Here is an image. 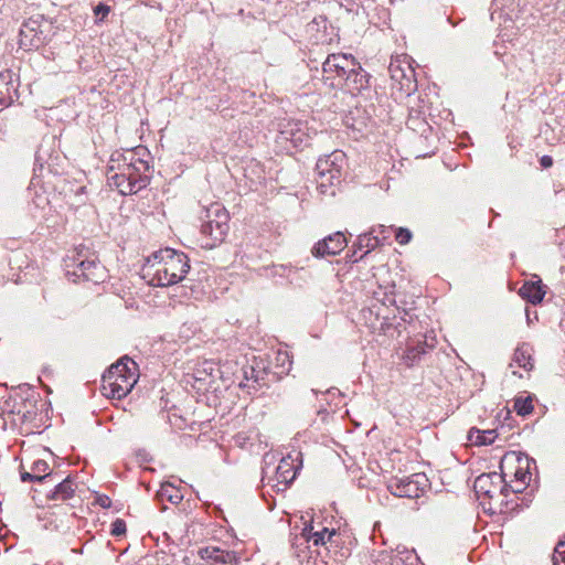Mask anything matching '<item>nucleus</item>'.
Returning <instances> with one entry per match:
<instances>
[{
	"instance_id": "1",
	"label": "nucleus",
	"mask_w": 565,
	"mask_h": 565,
	"mask_svg": "<svg viewBox=\"0 0 565 565\" xmlns=\"http://www.w3.org/2000/svg\"><path fill=\"white\" fill-rule=\"evenodd\" d=\"M190 269L188 256L172 248L152 253L146 259V275L156 287H168L183 280Z\"/></svg>"
},
{
	"instance_id": "2",
	"label": "nucleus",
	"mask_w": 565,
	"mask_h": 565,
	"mask_svg": "<svg viewBox=\"0 0 565 565\" xmlns=\"http://www.w3.org/2000/svg\"><path fill=\"white\" fill-rule=\"evenodd\" d=\"M66 276L74 282L79 280L98 284L105 279V267L87 247L79 246L64 259Z\"/></svg>"
},
{
	"instance_id": "3",
	"label": "nucleus",
	"mask_w": 565,
	"mask_h": 565,
	"mask_svg": "<svg viewBox=\"0 0 565 565\" xmlns=\"http://www.w3.org/2000/svg\"><path fill=\"white\" fill-rule=\"evenodd\" d=\"M136 383V363L127 356L110 365L102 376L103 393L110 398L121 399Z\"/></svg>"
},
{
	"instance_id": "4",
	"label": "nucleus",
	"mask_w": 565,
	"mask_h": 565,
	"mask_svg": "<svg viewBox=\"0 0 565 565\" xmlns=\"http://www.w3.org/2000/svg\"><path fill=\"white\" fill-rule=\"evenodd\" d=\"M299 454L296 457L288 455L279 460L275 466V456L266 454L264 456V467L262 482L264 487H270L276 492L285 491L295 480L301 462L298 461Z\"/></svg>"
},
{
	"instance_id": "5",
	"label": "nucleus",
	"mask_w": 565,
	"mask_h": 565,
	"mask_svg": "<svg viewBox=\"0 0 565 565\" xmlns=\"http://www.w3.org/2000/svg\"><path fill=\"white\" fill-rule=\"evenodd\" d=\"M205 221L201 225L203 241L201 246L213 248L221 244L228 232V213L220 203H213L205 210Z\"/></svg>"
},
{
	"instance_id": "6",
	"label": "nucleus",
	"mask_w": 565,
	"mask_h": 565,
	"mask_svg": "<svg viewBox=\"0 0 565 565\" xmlns=\"http://www.w3.org/2000/svg\"><path fill=\"white\" fill-rule=\"evenodd\" d=\"M345 154L341 150L318 159L316 172L318 174V188L321 193H326L329 186L340 183Z\"/></svg>"
},
{
	"instance_id": "7",
	"label": "nucleus",
	"mask_w": 565,
	"mask_h": 565,
	"mask_svg": "<svg viewBox=\"0 0 565 565\" xmlns=\"http://www.w3.org/2000/svg\"><path fill=\"white\" fill-rule=\"evenodd\" d=\"M355 58L347 54H330L322 63L323 81L331 87H342L345 76L355 70Z\"/></svg>"
},
{
	"instance_id": "8",
	"label": "nucleus",
	"mask_w": 565,
	"mask_h": 565,
	"mask_svg": "<svg viewBox=\"0 0 565 565\" xmlns=\"http://www.w3.org/2000/svg\"><path fill=\"white\" fill-rule=\"evenodd\" d=\"M510 486L504 482L503 476L498 472L482 473L476 478L473 490L478 499L499 500L507 497ZM522 487H511L514 493L522 492Z\"/></svg>"
},
{
	"instance_id": "9",
	"label": "nucleus",
	"mask_w": 565,
	"mask_h": 565,
	"mask_svg": "<svg viewBox=\"0 0 565 565\" xmlns=\"http://www.w3.org/2000/svg\"><path fill=\"white\" fill-rule=\"evenodd\" d=\"M427 483L428 479L424 473H414L392 479L387 484V489L395 497L416 499L423 494Z\"/></svg>"
},
{
	"instance_id": "10",
	"label": "nucleus",
	"mask_w": 565,
	"mask_h": 565,
	"mask_svg": "<svg viewBox=\"0 0 565 565\" xmlns=\"http://www.w3.org/2000/svg\"><path fill=\"white\" fill-rule=\"evenodd\" d=\"M43 17L36 15L31 17L28 20H25L19 32V45L21 49L25 51H31L34 49L40 47L43 42L44 38L43 34Z\"/></svg>"
},
{
	"instance_id": "11",
	"label": "nucleus",
	"mask_w": 565,
	"mask_h": 565,
	"mask_svg": "<svg viewBox=\"0 0 565 565\" xmlns=\"http://www.w3.org/2000/svg\"><path fill=\"white\" fill-rule=\"evenodd\" d=\"M107 180L109 185L116 188L122 195L137 193L149 184V179H134L131 181L129 173L121 170L109 172V168L107 169Z\"/></svg>"
},
{
	"instance_id": "12",
	"label": "nucleus",
	"mask_w": 565,
	"mask_h": 565,
	"mask_svg": "<svg viewBox=\"0 0 565 565\" xmlns=\"http://www.w3.org/2000/svg\"><path fill=\"white\" fill-rule=\"evenodd\" d=\"M279 138L298 148L307 145L306 125L298 120H284L279 124Z\"/></svg>"
},
{
	"instance_id": "13",
	"label": "nucleus",
	"mask_w": 565,
	"mask_h": 565,
	"mask_svg": "<svg viewBox=\"0 0 565 565\" xmlns=\"http://www.w3.org/2000/svg\"><path fill=\"white\" fill-rule=\"evenodd\" d=\"M348 242L342 232H337L334 234L329 235L328 237L319 241L312 247V255L315 257H326V256H335L340 254Z\"/></svg>"
},
{
	"instance_id": "14",
	"label": "nucleus",
	"mask_w": 565,
	"mask_h": 565,
	"mask_svg": "<svg viewBox=\"0 0 565 565\" xmlns=\"http://www.w3.org/2000/svg\"><path fill=\"white\" fill-rule=\"evenodd\" d=\"M388 71L391 78L399 85V89L409 94L415 88L413 70L408 63L397 57L391 61Z\"/></svg>"
},
{
	"instance_id": "15",
	"label": "nucleus",
	"mask_w": 565,
	"mask_h": 565,
	"mask_svg": "<svg viewBox=\"0 0 565 565\" xmlns=\"http://www.w3.org/2000/svg\"><path fill=\"white\" fill-rule=\"evenodd\" d=\"M19 81L10 70L0 72V110L18 99Z\"/></svg>"
},
{
	"instance_id": "16",
	"label": "nucleus",
	"mask_w": 565,
	"mask_h": 565,
	"mask_svg": "<svg viewBox=\"0 0 565 565\" xmlns=\"http://www.w3.org/2000/svg\"><path fill=\"white\" fill-rule=\"evenodd\" d=\"M134 159V150H127L125 152L115 151L109 160V172L115 170H121L125 173L130 174V180L134 179H149L147 175H139V172L135 170L134 163L131 160Z\"/></svg>"
},
{
	"instance_id": "17",
	"label": "nucleus",
	"mask_w": 565,
	"mask_h": 565,
	"mask_svg": "<svg viewBox=\"0 0 565 565\" xmlns=\"http://www.w3.org/2000/svg\"><path fill=\"white\" fill-rule=\"evenodd\" d=\"M302 535L306 536L308 542H312L315 546H326L328 543L331 545H338L337 539L339 537V534L334 529L329 530L326 526L316 529L312 522L305 526Z\"/></svg>"
},
{
	"instance_id": "18",
	"label": "nucleus",
	"mask_w": 565,
	"mask_h": 565,
	"mask_svg": "<svg viewBox=\"0 0 565 565\" xmlns=\"http://www.w3.org/2000/svg\"><path fill=\"white\" fill-rule=\"evenodd\" d=\"M199 556L204 561H212L218 564L237 565L239 556L233 551H225L218 546H205L199 550Z\"/></svg>"
},
{
	"instance_id": "19",
	"label": "nucleus",
	"mask_w": 565,
	"mask_h": 565,
	"mask_svg": "<svg viewBox=\"0 0 565 565\" xmlns=\"http://www.w3.org/2000/svg\"><path fill=\"white\" fill-rule=\"evenodd\" d=\"M546 286L542 282L539 276L534 275L533 279L525 281L519 290V295L532 305L542 302L545 294Z\"/></svg>"
},
{
	"instance_id": "20",
	"label": "nucleus",
	"mask_w": 565,
	"mask_h": 565,
	"mask_svg": "<svg viewBox=\"0 0 565 565\" xmlns=\"http://www.w3.org/2000/svg\"><path fill=\"white\" fill-rule=\"evenodd\" d=\"M355 70L345 76L342 87H345L352 95H358L369 88L370 75L355 62Z\"/></svg>"
},
{
	"instance_id": "21",
	"label": "nucleus",
	"mask_w": 565,
	"mask_h": 565,
	"mask_svg": "<svg viewBox=\"0 0 565 565\" xmlns=\"http://www.w3.org/2000/svg\"><path fill=\"white\" fill-rule=\"evenodd\" d=\"M386 557L388 558L386 565H415L418 561L414 550L399 546Z\"/></svg>"
},
{
	"instance_id": "22",
	"label": "nucleus",
	"mask_w": 565,
	"mask_h": 565,
	"mask_svg": "<svg viewBox=\"0 0 565 565\" xmlns=\"http://www.w3.org/2000/svg\"><path fill=\"white\" fill-rule=\"evenodd\" d=\"M512 362L526 371H531L533 369V362L532 348L530 344L522 343L519 345L513 353Z\"/></svg>"
},
{
	"instance_id": "23",
	"label": "nucleus",
	"mask_w": 565,
	"mask_h": 565,
	"mask_svg": "<svg viewBox=\"0 0 565 565\" xmlns=\"http://www.w3.org/2000/svg\"><path fill=\"white\" fill-rule=\"evenodd\" d=\"M75 492V486L73 480L67 477L63 481H61L52 491V493L49 495L51 500L56 501H65L73 497Z\"/></svg>"
},
{
	"instance_id": "24",
	"label": "nucleus",
	"mask_w": 565,
	"mask_h": 565,
	"mask_svg": "<svg viewBox=\"0 0 565 565\" xmlns=\"http://www.w3.org/2000/svg\"><path fill=\"white\" fill-rule=\"evenodd\" d=\"M495 438L497 433L493 429L480 430L478 428H471L468 433L469 441L477 446L491 445Z\"/></svg>"
},
{
	"instance_id": "25",
	"label": "nucleus",
	"mask_w": 565,
	"mask_h": 565,
	"mask_svg": "<svg viewBox=\"0 0 565 565\" xmlns=\"http://www.w3.org/2000/svg\"><path fill=\"white\" fill-rule=\"evenodd\" d=\"M244 373V380L245 383H241V386H249V382L253 384H257L258 386L266 385L265 383V376L266 371L265 369H257L255 366H248L243 369Z\"/></svg>"
},
{
	"instance_id": "26",
	"label": "nucleus",
	"mask_w": 565,
	"mask_h": 565,
	"mask_svg": "<svg viewBox=\"0 0 565 565\" xmlns=\"http://www.w3.org/2000/svg\"><path fill=\"white\" fill-rule=\"evenodd\" d=\"M379 244V238L375 236H372L371 234H362L358 237L356 243L354 244V252L353 255L356 254V250L365 249L364 254L360 256V258L354 259L353 262L356 263L361 260L364 256H366L371 250L375 249V247Z\"/></svg>"
},
{
	"instance_id": "27",
	"label": "nucleus",
	"mask_w": 565,
	"mask_h": 565,
	"mask_svg": "<svg viewBox=\"0 0 565 565\" xmlns=\"http://www.w3.org/2000/svg\"><path fill=\"white\" fill-rule=\"evenodd\" d=\"M427 348V343L420 341L416 344H409L403 356L407 365H414L420 359V355L426 353Z\"/></svg>"
},
{
	"instance_id": "28",
	"label": "nucleus",
	"mask_w": 565,
	"mask_h": 565,
	"mask_svg": "<svg viewBox=\"0 0 565 565\" xmlns=\"http://www.w3.org/2000/svg\"><path fill=\"white\" fill-rule=\"evenodd\" d=\"M158 495L161 499H167L169 502L173 504H178L183 500V494L181 490L169 482H164L161 484V488L158 491Z\"/></svg>"
},
{
	"instance_id": "29",
	"label": "nucleus",
	"mask_w": 565,
	"mask_h": 565,
	"mask_svg": "<svg viewBox=\"0 0 565 565\" xmlns=\"http://www.w3.org/2000/svg\"><path fill=\"white\" fill-rule=\"evenodd\" d=\"M514 408L519 415L525 416L533 411L531 398H518L514 403Z\"/></svg>"
},
{
	"instance_id": "30",
	"label": "nucleus",
	"mask_w": 565,
	"mask_h": 565,
	"mask_svg": "<svg viewBox=\"0 0 565 565\" xmlns=\"http://www.w3.org/2000/svg\"><path fill=\"white\" fill-rule=\"evenodd\" d=\"M49 469L50 467L47 462L42 459L35 460L31 466V471L33 475L45 476V478L50 476V472H47Z\"/></svg>"
},
{
	"instance_id": "31",
	"label": "nucleus",
	"mask_w": 565,
	"mask_h": 565,
	"mask_svg": "<svg viewBox=\"0 0 565 565\" xmlns=\"http://www.w3.org/2000/svg\"><path fill=\"white\" fill-rule=\"evenodd\" d=\"M553 565H565V542H559L553 553Z\"/></svg>"
},
{
	"instance_id": "32",
	"label": "nucleus",
	"mask_w": 565,
	"mask_h": 565,
	"mask_svg": "<svg viewBox=\"0 0 565 565\" xmlns=\"http://www.w3.org/2000/svg\"><path fill=\"white\" fill-rule=\"evenodd\" d=\"M93 12L96 18V22H103L109 14L110 7L106 3L99 2L96 7H94Z\"/></svg>"
},
{
	"instance_id": "33",
	"label": "nucleus",
	"mask_w": 565,
	"mask_h": 565,
	"mask_svg": "<svg viewBox=\"0 0 565 565\" xmlns=\"http://www.w3.org/2000/svg\"><path fill=\"white\" fill-rule=\"evenodd\" d=\"M137 152L134 151V159L131 160V163L135 166V170L139 172V175H146L145 172L149 170V163L148 161L137 157Z\"/></svg>"
},
{
	"instance_id": "34",
	"label": "nucleus",
	"mask_w": 565,
	"mask_h": 565,
	"mask_svg": "<svg viewBox=\"0 0 565 565\" xmlns=\"http://www.w3.org/2000/svg\"><path fill=\"white\" fill-rule=\"evenodd\" d=\"M276 360L282 369L281 373H288L290 371L292 362L289 359V355L287 352H278Z\"/></svg>"
},
{
	"instance_id": "35",
	"label": "nucleus",
	"mask_w": 565,
	"mask_h": 565,
	"mask_svg": "<svg viewBox=\"0 0 565 565\" xmlns=\"http://www.w3.org/2000/svg\"><path fill=\"white\" fill-rule=\"evenodd\" d=\"M126 532V523L124 520L121 519H117L115 520L113 523H111V530H110V533L114 535V536H120L122 534H125Z\"/></svg>"
},
{
	"instance_id": "36",
	"label": "nucleus",
	"mask_w": 565,
	"mask_h": 565,
	"mask_svg": "<svg viewBox=\"0 0 565 565\" xmlns=\"http://www.w3.org/2000/svg\"><path fill=\"white\" fill-rule=\"evenodd\" d=\"M395 238L399 244H407L412 238V233L407 228L399 227L396 231Z\"/></svg>"
},
{
	"instance_id": "37",
	"label": "nucleus",
	"mask_w": 565,
	"mask_h": 565,
	"mask_svg": "<svg viewBox=\"0 0 565 565\" xmlns=\"http://www.w3.org/2000/svg\"><path fill=\"white\" fill-rule=\"evenodd\" d=\"M20 477L23 482H31V481L40 482L45 479V476L33 475V472H28V471H21Z\"/></svg>"
},
{
	"instance_id": "38",
	"label": "nucleus",
	"mask_w": 565,
	"mask_h": 565,
	"mask_svg": "<svg viewBox=\"0 0 565 565\" xmlns=\"http://www.w3.org/2000/svg\"><path fill=\"white\" fill-rule=\"evenodd\" d=\"M518 481L521 482L522 486L526 484V480H530V476L527 472L518 469L514 473Z\"/></svg>"
},
{
	"instance_id": "39",
	"label": "nucleus",
	"mask_w": 565,
	"mask_h": 565,
	"mask_svg": "<svg viewBox=\"0 0 565 565\" xmlns=\"http://www.w3.org/2000/svg\"><path fill=\"white\" fill-rule=\"evenodd\" d=\"M17 414L20 416L21 423H25L28 420H31L33 418V416H34V413L31 412V411H25V412L21 413V411L19 409L17 412Z\"/></svg>"
},
{
	"instance_id": "40",
	"label": "nucleus",
	"mask_w": 565,
	"mask_h": 565,
	"mask_svg": "<svg viewBox=\"0 0 565 565\" xmlns=\"http://www.w3.org/2000/svg\"><path fill=\"white\" fill-rule=\"evenodd\" d=\"M97 502L103 508H109L111 504V500L107 495H100L97 498Z\"/></svg>"
},
{
	"instance_id": "41",
	"label": "nucleus",
	"mask_w": 565,
	"mask_h": 565,
	"mask_svg": "<svg viewBox=\"0 0 565 565\" xmlns=\"http://www.w3.org/2000/svg\"><path fill=\"white\" fill-rule=\"evenodd\" d=\"M540 163L543 168H550L553 166V158L550 156H543L540 160Z\"/></svg>"
},
{
	"instance_id": "42",
	"label": "nucleus",
	"mask_w": 565,
	"mask_h": 565,
	"mask_svg": "<svg viewBox=\"0 0 565 565\" xmlns=\"http://www.w3.org/2000/svg\"><path fill=\"white\" fill-rule=\"evenodd\" d=\"M319 20H321V22H326V18L323 17H319Z\"/></svg>"
},
{
	"instance_id": "43",
	"label": "nucleus",
	"mask_w": 565,
	"mask_h": 565,
	"mask_svg": "<svg viewBox=\"0 0 565 565\" xmlns=\"http://www.w3.org/2000/svg\"><path fill=\"white\" fill-rule=\"evenodd\" d=\"M312 23L319 24L318 19H313Z\"/></svg>"
}]
</instances>
